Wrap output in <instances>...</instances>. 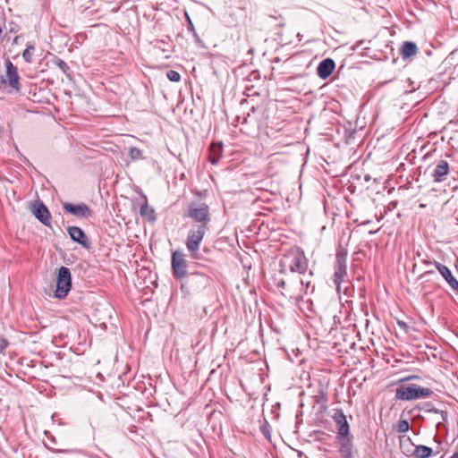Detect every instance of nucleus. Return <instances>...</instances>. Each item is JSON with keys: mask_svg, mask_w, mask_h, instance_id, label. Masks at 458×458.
Wrapping results in <instances>:
<instances>
[{"mask_svg": "<svg viewBox=\"0 0 458 458\" xmlns=\"http://www.w3.org/2000/svg\"><path fill=\"white\" fill-rule=\"evenodd\" d=\"M184 216L197 224L189 230L185 242L191 258L197 259L200 243L211 221L209 206L200 200L191 201L188 204Z\"/></svg>", "mask_w": 458, "mask_h": 458, "instance_id": "1", "label": "nucleus"}, {"mask_svg": "<svg viewBox=\"0 0 458 458\" xmlns=\"http://www.w3.org/2000/svg\"><path fill=\"white\" fill-rule=\"evenodd\" d=\"M280 265L282 267H288L291 272L304 274L308 268V259L302 250L294 249L281 259Z\"/></svg>", "mask_w": 458, "mask_h": 458, "instance_id": "2", "label": "nucleus"}, {"mask_svg": "<svg viewBox=\"0 0 458 458\" xmlns=\"http://www.w3.org/2000/svg\"><path fill=\"white\" fill-rule=\"evenodd\" d=\"M432 390L429 388L421 387L415 384L402 385L396 388L395 397L399 400L411 401L420 398L430 396Z\"/></svg>", "mask_w": 458, "mask_h": 458, "instance_id": "3", "label": "nucleus"}, {"mask_svg": "<svg viewBox=\"0 0 458 458\" xmlns=\"http://www.w3.org/2000/svg\"><path fill=\"white\" fill-rule=\"evenodd\" d=\"M347 250L340 246L336 252L335 262L334 266L333 281L337 290L340 291L342 283L346 282L347 277Z\"/></svg>", "mask_w": 458, "mask_h": 458, "instance_id": "4", "label": "nucleus"}, {"mask_svg": "<svg viewBox=\"0 0 458 458\" xmlns=\"http://www.w3.org/2000/svg\"><path fill=\"white\" fill-rule=\"evenodd\" d=\"M71 285L72 276L70 269L65 267H61L58 270L55 296L58 299L64 298L69 293Z\"/></svg>", "mask_w": 458, "mask_h": 458, "instance_id": "5", "label": "nucleus"}, {"mask_svg": "<svg viewBox=\"0 0 458 458\" xmlns=\"http://www.w3.org/2000/svg\"><path fill=\"white\" fill-rule=\"evenodd\" d=\"M63 208L65 212L78 218H89L92 216V210L84 203L72 204L64 202L63 203Z\"/></svg>", "mask_w": 458, "mask_h": 458, "instance_id": "6", "label": "nucleus"}, {"mask_svg": "<svg viewBox=\"0 0 458 458\" xmlns=\"http://www.w3.org/2000/svg\"><path fill=\"white\" fill-rule=\"evenodd\" d=\"M172 268L175 277L182 278L186 275L187 262L184 254L174 251L172 255Z\"/></svg>", "mask_w": 458, "mask_h": 458, "instance_id": "7", "label": "nucleus"}, {"mask_svg": "<svg viewBox=\"0 0 458 458\" xmlns=\"http://www.w3.org/2000/svg\"><path fill=\"white\" fill-rule=\"evenodd\" d=\"M5 80H4V83H7L9 87L19 90L21 89V84L19 81V74L17 71V67L13 64V63L7 59L5 61Z\"/></svg>", "mask_w": 458, "mask_h": 458, "instance_id": "8", "label": "nucleus"}, {"mask_svg": "<svg viewBox=\"0 0 458 458\" xmlns=\"http://www.w3.org/2000/svg\"><path fill=\"white\" fill-rule=\"evenodd\" d=\"M333 420L337 427V437H344L349 435V424L346 416L341 409L334 411Z\"/></svg>", "mask_w": 458, "mask_h": 458, "instance_id": "9", "label": "nucleus"}, {"mask_svg": "<svg viewBox=\"0 0 458 458\" xmlns=\"http://www.w3.org/2000/svg\"><path fill=\"white\" fill-rule=\"evenodd\" d=\"M67 232L71 237V239L81 244L83 248L89 250L91 246L89 238L85 234V233L81 230V228L78 226H69L67 228Z\"/></svg>", "mask_w": 458, "mask_h": 458, "instance_id": "10", "label": "nucleus"}, {"mask_svg": "<svg viewBox=\"0 0 458 458\" xmlns=\"http://www.w3.org/2000/svg\"><path fill=\"white\" fill-rule=\"evenodd\" d=\"M33 214L44 225L50 226L51 215L47 208L42 202H38L34 206Z\"/></svg>", "mask_w": 458, "mask_h": 458, "instance_id": "11", "label": "nucleus"}, {"mask_svg": "<svg viewBox=\"0 0 458 458\" xmlns=\"http://www.w3.org/2000/svg\"><path fill=\"white\" fill-rule=\"evenodd\" d=\"M335 68V64L331 58H326L321 61L317 68L318 76L322 79H327Z\"/></svg>", "mask_w": 458, "mask_h": 458, "instance_id": "12", "label": "nucleus"}, {"mask_svg": "<svg viewBox=\"0 0 458 458\" xmlns=\"http://www.w3.org/2000/svg\"><path fill=\"white\" fill-rule=\"evenodd\" d=\"M436 267L452 289H458V281L446 266L436 262Z\"/></svg>", "mask_w": 458, "mask_h": 458, "instance_id": "13", "label": "nucleus"}, {"mask_svg": "<svg viewBox=\"0 0 458 458\" xmlns=\"http://www.w3.org/2000/svg\"><path fill=\"white\" fill-rule=\"evenodd\" d=\"M449 173V164L445 160H441L433 171L432 176L435 182H441L445 180Z\"/></svg>", "mask_w": 458, "mask_h": 458, "instance_id": "14", "label": "nucleus"}, {"mask_svg": "<svg viewBox=\"0 0 458 458\" xmlns=\"http://www.w3.org/2000/svg\"><path fill=\"white\" fill-rule=\"evenodd\" d=\"M273 283L275 286L281 290L283 295L289 296L290 298L293 297L291 289L287 287L286 282L283 277V269L273 276Z\"/></svg>", "mask_w": 458, "mask_h": 458, "instance_id": "15", "label": "nucleus"}, {"mask_svg": "<svg viewBox=\"0 0 458 458\" xmlns=\"http://www.w3.org/2000/svg\"><path fill=\"white\" fill-rule=\"evenodd\" d=\"M418 53V47L414 42L404 41L400 49V55L403 59H409L415 56Z\"/></svg>", "mask_w": 458, "mask_h": 458, "instance_id": "16", "label": "nucleus"}, {"mask_svg": "<svg viewBox=\"0 0 458 458\" xmlns=\"http://www.w3.org/2000/svg\"><path fill=\"white\" fill-rule=\"evenodd\" d=\"M341 442L340 455L342 458H352V442L347 437H338Z\"/></svg>", "mask_w": 458, "mask_h": 458, "instance_id": "17", "label": "nucleus"}, {"mask_svg": "<svg viewBox=\"0 0 458 458\" xmlns=\"http://www.w3.org/2000/svg\"><path fill=\"white\" fill-rule=\"evenodd\" d=\"M222 143H213L210 146L209 161L216 165L222 157Z\"/></svg>", "mask_w": 458, "mask_h": 458, "instance_id": "18", "label": "nucleus"}, {"mask_svg": "<svg viewBox=\"0 0 458 458\" xmlns=\"http://www.w3.org/2000/svg\"><path fill=\"white\" fill-rule=\"evenodd\" d=\"M369 41H364V40H361L360 41L356 46H355V52L358 55H360V56H366V57H369V58H371L372 55H370V48L369 47Z\"/></svg>", "mask_w": 458, "mask_h": 458, "instance_id": "19", "label": "nucleus"}, {"mask_svg": "<svg viewBox=\"0 0 458 458\" xmlns=\"http://www.w3.org/2000/svg\"><path fill=\"white\" fill-rule=\"evenodd\" d=\"M432 448L426 445H415L412 455L416 458H428L432 454Z\"/></svg>", "mask_w": 458, "mask_h": 458, "instance_id": "20", "label": "nucleus"}, {"mask_svg": "<svg viewBox=\"0 0 458 458\" xmlns=\"http://www.w3.org/2000/svg\"><path fill=\"white\" fill-rule=\"evenodd\" d=\"M400 447L402 449V452L407 455H412V451L415 447V445L412 444L410 437H404L400 438Z\"/></svg>", "mask_w": 458, "mask_h": 458, "instance_id": "21", "label": "nucleus"}, {"mask_svg": "<svg viewBox=\"0 0 458 458\" xmlns=\"http://www.w3.org/2000/svg\"><path fill=\"white\" fill-rule=\"evenodd\" d=\"M140 216L147 220L153 221L155 220V212L154 209L149 207L148 204H144L140 208Z\"/></svg>", "mask_w": 458, "mask_h": 458, "instance_id": "22", "label": "nucleus"}, {"mask_svg": "<svg viewBox=\"0 0 458 458\" xmlns=\"http://www.w3.org/2000/svg\"><path fill=\"white\" fill-rule=\"evenodd\" d=\"M34 50H35V47L33 45H28L22 53L23 59L29 64H30L32 62V55H33Z\"/></svg>", "mask_w": 458, "mask_h": 458, "instance_id": "23", "label": "nucleus"}, {"mask_svg": "<svg viewBox=\"0 0 458 458\" xmlns=\"http://www.w3.org/2000/svg\"><path fill=\"white\" fill-rule=\"evenodd\" d=\"M191 283H199V285L206 284L208 282V278L202 275V274H195L193 276H191L189 280Z\"/></svg>", "mask_w": 458, "mask_h": 458, "instance_id": "24", "label": "nucleus"}, {"mask_svg": "<svg viewBox=\"0 0 458 458\" xmlns=\"http://www.w3.org/2000/svg\"><path fill=\"white\" fill-rule=\"evenodd\" d=\"M129 156L131 160H137L142 158V152L138 148L132 147L129 150Z\"/></svg>", "mask_w": 458, "mask_h": 458, "instance_id": "25", "label": "nucleus"}, {"mask_svg": "<svg viewBox=\"0 0 458 458\" xmlns=\"http://www.w3.org/2000/svg\"><path fill=\"white\" fill-rule=\"evenodd\" d=\"M409 422L407 420H401L398 421L396 429L398 432L404 433L409 430Z\"/></svg>", "mask_w": 458, "mask_h": 458, "instance_id": "26", "label": "nucleus"}, {"mask_svg": "<svg viewBox=\"0 0 458 458\" xmlns=\"http://www.w3.org/2000/svg\"><path fill=\"white\" fill-rule=\"evenodd\" d=\"M166 77L169 81H174V82H177L181 80L180 73L174 70H169L166 72Z\"/></svg>", "mask_w": 458, "mask_h": 458, "instance_id": "27", "label": "nucleus"}, {"mask_svg": "<svg viewBox=\"0 0 458 458\" xmlns=\"http://www.w3.org/2000/svg\"><path fill=\"white\" fill-rule=\"evenodd\" d=\"M56 64H57V66L59 67V69L62 70L64 73H66L68 72L69 66L64 61L58 60Z\"/></svg>", "mask_w": 458, "mask_h": 458, "instance_id": "28", "label": "nucleus"}, {"mask_svg": "<svg viewBox=\"0 0 458 458\" xmlns=\"http://www.w3.org/2000/svg\"><path fill=\"white\" fill-rule=\"evenodd\" d=\"M8 345L7 340L0 335V352H2Z\"/></svg>", "mask_w": 458, "mask_h": 458, "instance_id": "29", "label": "nucleus"}, {"mask_svg": "<svg viewBox=\"0 0 458 458\" xmlns=\"http://www.w3.org/2000/svg\"><path fill=\"white\" fill-rule=\"evenodd\" d=\"M187 20H188V22H189V29L193 31L194 30V27H193V24H192V22H191V19H190V17L188 15H187Z\"/></svg>", "mask_w": 458, "mask_h": 458, "instance_id": "30", "label": "nucleus"}, {"mask_svg": "<svg viewBox=\"0 0 458 458\" xmlns=\"http://www.w3.org/2000/svg\"><path fill=\"white\" fill-rule=\"evenodd\" d=\"M450 458H458V451L455 452Z\"/></svg>", "mask_w": 458, "mask_h": 458, "instance_id": "31", "label": "nucleus"}, {"mask_svg": "<svg viewBox=\"0 0 458 458\" xmlns=\"http://www.w3.org/2000/svg\"><path fill=\"white\" fill-rule=\"evenodd\" d=\"M400 326H401V327H403L404 329L407 327L406 325L403 323H402V324L400 323Z\"/></svg>", "mask_w": 458, "mask_h": 458, "instance_id": "32", "label": "nucleus"}, {"mask_svg": "<svg viewBox=\"0 0 458 458\" xmlns=\"http://www.w3.org/2000/svg\"><path fill=\"white\" fill-rule=\"evenodd\" d=\"M432 411L438 412V411L437 409H433Z\"/></svg>", "mask_w": 458, "mask_h": 458, "instance_id": "33", "label": "nucleus"}, {"mask_svg": "<svg viewBox=\"0 0 458 458\" xmlns=\"http://www.w3.org/2000/svg\"><path fill=\"white\" fill-rule=\"evenodd\" d=\"M300 283H301V284H304V282H303V280H302V279H301V280H300Z\"/></svg>", "mask_w": 458, "mask_h": 458, "instance_id": "34", "label": "nucleus"}, {"mask_svg": "<svg viewBox=\"0 0 458 458\" xmlns=\"http://www.w3.org/2000/svg\"><path fill=\"white\" fill-rule=\"evenodd\" d=\"M454 290L458 292V289H454Z\"/></svg>", "mask_w": 458, "mask_h": 458, "instance_id": "35", "label": "nucleus"}]
</instances>
